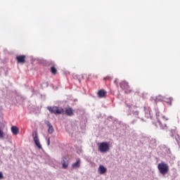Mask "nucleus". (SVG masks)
Segmentation results:
<instances>
[{
  "label": "nucleus",
  "instance_id": "obj_1",
  "mask_svg": "<svg viewBox=\"0 0 180 180\" xmlns=\"http://www.w3.org/2000/svg\"><path fill=\"white\" fill-rule=\"evenodd\" d=\"M125 105L127 108H128L126 112L127 116H129L132 119L131 124H135L139 119L141 120L142 122H144V119L140 116V112L137 110L135 106H132L131 104L127 103V101H125Z\"/></svg>",
  "mask_w": 180,
  "mask_h": 180
},
{
  "label": "nucleus",
  "instance_id": "obj_2",
  "mask_svg": "<svg viewBox=\"0 0 180 180\" xmlns=\"http://www.w3.org/2000/svg\"><path fill=\"white\" fill-rule=\"evenodd\" d=\"M154 110H155L156 119L158 120V123L160 129H162V130H164L165 129H168V127H167V124H165L164 125H162V122H161V121L160 120V119L162 118L163 120L167 121L168 120V118L165 117V116L164 115L160 116V110H158V108H155Z\"/></svg>",
  "mask_w": 180,
  "mask_h": 180
},
{
  "label": "nucleus",
  "instance_id": "obj_3",
  "mask_svg": "<svg viewBox=\"0 0 180 180\" xmlns=\"http://www.w3.org/2000/svg\"><path fill=\"white\" fill-rule=\"evenodd\" d=\"M158 169L162 175H167L169 171V166L165 162H162L158 165Z\"/></svg>",
  "mask_w": 180,
  "mask_h": 180
},
{
  "label": "nucleus",
  "instance_id": "obj_4",
  "mask_svg": "<svg viewBox=\"0 0 180 180\" xmlns=\"http://www.w3.org/2000/svg\"><path fill=\"white\" fill-rule=\"evenodd\" d=\"M48 110L50 113H53L54 115H63L64 109L63 108H59L57 106H48Z\"/></svg>",
  "mask_w": 180,
  "mask_h": 180
},
{
  "label": "nucleus",
  "instance_id": "obj_5",
  "mask_svg": "<svg viewBox=\"0 0 180 180\" xmlns=\"http://www.w3.org/2000/svg\"><path fill=\"white\" fill-rule=\"evenodd\" d=\"M110 149V145L108 142H101L98 146V150L100 153H108Z\"/></svg>",
  "mask_w": 180,
  "mask_h": 180
},
{
  "label": "nucleus",
  "instance_id": "obj_6",
  "mask_svg": "<svg viewBox=\"0 0 180 180\" xmlns=\"http://www.w3.org/2000/svg\"><path fill=\"white\" fill-rule=\"evenodd\" d=\"M120 86L121 89H123L125 94H130L131 90L130 89V86H129V83L126 81H122L120 83Z\"/></svg>",
  "mask_w": 180,
  "mask_h": 180
},
{
  "label": "nucleus",
  "instance_id": "obj_7",
  "mask_svg": "<svg viewBox=\"0 0 180 180\" xmlns=\"http://www.w3.org/2000/svg\"><path fill=\"white\" fill-rule=\"evenodd\" d=\"M32 137L34 143L37 146V147L39 148V150L41 149V144H40V141L39 140V137L37 136V131H32Z\"/></svg>",
  "mask_w": 180,
  "mask_h": 180
},
{
  "label": "nucleus",
  "instance_id": "obj_8",
  "mask_svg": "<svg viewBox=\"0 0 180 180\" xmlns=\"http://www.w3.org/2000/svg\"><path fill=\"white\" fill-rule=\"evenodd\" d=\"M143 109L145 112V117L147 119L153 120V116L151 115V109L150 108V107L144 106Z\"/></svg>",
  "mask_w": 180,
  "mask_h": 180
},
{
  "label": "nucleus",
  "instance_id": "obj_9",
  "mask_svg": "<svg viewBox=\"0 0 180 180\" xmlns=\"http://www.w3.org/2000/svg\"><path fill=\"white\" fill-rule=\"evenodd\" d=\"M65 112L67 116H74V110H72V108L71 107L66 108L64 110V113Z\"/></svg>",
  "mask_w": 180,
  "mask_h": 180
},
{
  "label": "nucleus",
  "instance_id": "obj_10",
  "mask_svg": "<svg viewBox=\"0 0 180 180\" xmlns=\"http://www.w3.org/2000/svg\"><path fill=\"white\" fill-rule=\"evenodd\" d=\"M16 60L18 63L24 64V63H26V56L21 55L16 57Z\"/></svg>",
  "mask_w": 180,
  "mask_h": 180
},
{
  "label": "nucleus",
  "instance_id": "obj_11",
  "mask_svg": "<svg viewBox=\"0 0 180 180\" xmlns=\"http://www.w3.org/2000/svg\"><path fill=\"white\" fill-rule=\"evenodd\" d=\"M46 126H48L49 129H48V133L49 134H53V133H54V128L53 127V125L51 124V123H50V122L49 121H46Z\"/></svg>",
  "mask_w": 180,
  "mask_h": 180
},
{
  "label": "nucleus",
  "instance_id": "obj_12",
  "mask_svg": "<svg viewBox=\"0 0 180 180\" xmlns=\"http://www.w3.org/2000/svg\"><path fill=\"white\" fill-rule=\"evenodd\" d=\"M61 162H62L63 168H65V169L68 168V160H67V158L63 156L62 158Z\"/></svg>",
  "mask_w": 180,
  "mask_h": 180
},
{
  "label": "nucleus",
  "instance_id": "obj_13",
  "mask_svg": "<svg viewBox=\"0 0 180 180\" xmlns=\"http://www.w3.org/2000/svg\"><path fill=\"white\" fill-rule=\"evenodd\" d=\"M98 171L99 174L103 175V174H106V171H108V169H106V167H105L103 165H100L98 169Z\"/></svg>",
  "mask_w": 180,
  "mask_h": 180
},
{
  "label": "nucleus",
  "instance_id": "obj_14",
  "mask_svg": "<svg viewBox=\"0 0 180 180\" xmlns=\"http://www.w3.org/2000/svg\"><path fill=\"white\" fill-rule=\"evenodd\" d=\"M106 94L107 93H106V91H105V90L101 89L98 91L97 95H98V98H105Z\"/></svg>",
  "mask_w": 180,
  "mask_h": 180
},
{
  "label": "nucleus",
  "instance_id": "obj_15",
  "mask_svg": "<svg viewBox=\"0 0 180 180\" xmlns=\"http://www.w3.org/2000/svg\"><path fill=\"white\" fill-rule=\"evenodd\" d=\"M80 165H81V160L77 159V161L72 165V168L75 169L77 168H79Z\"/></svg>",
  "mask_w": 180,
  "mask_h": 180
},
{
  "label": "nucleus",
  "instance_id": "obj_16",
  "mask_svg": "<svg viewBox=\"0 0 180 180\" xmlns=\"http://www.w3.org/2000/svg\"><path fill=\"white\" fill-rule=\"evenodd\" d=\"M164 99H165L164 96H162L161 95H159V96L155 97V99H154V102H155V103L157 104L158 102H162V101H164Z\"/></svg>",
  "mask_w": 180,
  "mask_h": 180
},
{
  "label": "nucleus",
  "instance_id": "obj_17",
  "mask_svg": "<svg viewBox=\"0 0 180 180\" xmlns=\"http://www.w3.org/2000/svg\"><path fill=\"white\" fill-rule=\"evenodd\" d=\"M114 123H116L117 124H119V126H120L122 127H123V129H127V125L122 122H120L119 120H117V119H115L114 120Z\"/></svg>",
  "mask_w": 180,
  "mask_h": 180
},
{
  "label": "nucleus",
  "instance_id": "obj_18",
  "mask_svg": "<svg viewBox=\"0 0 180 180\" xmlns=\"http://www.w3.org/2000/svg\"><path fill=\"white\" fill-rule=\"evenodd\" d=\"M11 131L14 136H16V134H19V128L16 126L11 127Z\"/></svg>",
  "mask_w": 180,
  "mask_h": 180
},
{
  "label": "nucleus",
  "instance_id": "obj_19",
  "mask_svg": "<svg viewBox=\"0 0 180 180\" xmlns=\"http://www.w3.org/2000/svg\"><path fill=\"white\" fill-rule=\"evenodd\" d=\"M173 100L174 98H172V97H169V98L165 97L163 102H165L166 103H167V105H169L171 106L172 105Z\"/></svg>",
  "mask_w": 180,
  "mask_h": 180
},
{
  "label": "nucleus",
  "instance_id": "obj_20",
  "mask_svg": "<svg viewBox=\"0 0 180 180\" xmlns=\"http://www.w3.org/2000/svg\"><path fill=\"white\" fill-rule=\"evenodd\" d=\"M150 146H152V147L154 148V147L157 146V140H155V139H152L150 140L149 141Z\"/></svg>",
  "mask_w": 180,
  "mask_h": 180
},
{
  "label": "nucleus",
  "instance_id": "obj_21",
  "mask_svg": "<svg viewBox=\"0 0 180 180\" xmlns=\"http://www.w3.org/2000/svg\"><path fill=\"white\" fill-rule=\"evenodd\" d=\"M51 72L52 74L56 75V74H57V69L54 66H52L51 68Z\"/></svg>",
  "mask_w": 180,
  "mask_h": 180
},
{
  "label": "nucleus",
  "instance_id": "obj_22",
  "mask_svg": "<svg viewBox=\"0 0 180 180\" xmlns=\"http://www.w3.org/2000/svg\"><path fill=\"white\" fill-rule=\"evenodd\" d=\"M175 139H176V141L179 146V147H180V136L179 134H176V136H175Z\"/></svg>",
  "mask_w": 180,
  "mask_h": 180
},
{
  "label": "nucleus",
  "instance_id": "obj_23",
  "mask_svg": "<svg viewBox=\"0 0 180 180\" xmlns=\"http://www.w3.org/2000/svg\"><path fill=\"white\" fill-rule=\"evenodd\" d=\"M176 130V127H174L172 130H171V136L172 137H174V134H176V131H175Z\"/></svg>",
  "mask_w": 180,
  "mask_h": 180
},
{
  "label": "nucleus",
  "instance_id": "obj_24",
  "mask_svg": "<svg viewBox=\"0 0 180 180\" xmlns=\"http://www.w3.org/2000/svg\"><path fill=\"white\" fill-rule=\"evenodd\" d=\"M166 151L168 157H171L172 155V154H171V150H169V148H166Z\"/></svg>",
  "mask_w": 180,
  "mask_h": 180
},
{
  "label": "nucleus",
  "instance_id": "obj_25",
  "mask_svg": "<svg viewBox=\"0 0 180 180\" xmlns=\"http://www.w3.org/2000/svg\"><path fill=\"white\" fill-rule=\"evenodd\" d=\"M0 139H4V131L0 128Z\"/></svg>",
  "mask_w": 180,
  "mask_h": 180
},
{
  "label": "nucleus",
  "instance_id": "obj_26",
  "mask_svg": "<svg viewBox=\"0 0 180 180\" xmlns=\"http://www.w3.org/2000/svg\"><path fill=\"white\" fill-rule=\"evenodd\" d=\"M0 179H4V173L2 172H0Z\"/></svg>",
  "mask_w": 180,
  "mask_h": 180
},
{
  "label": "nucleus",
  "instance_id": "obj_27",
  "mask_svg": "<svg viewBox=\"0 0 180 180\" xmlns=\"http://www.w3.org/2000/svg\"><path fill=\"white\" fill-rule=\"evenodd\" d=\"M47 146H50V138L47 139Z\"/></svg>",
  "mask_w": 180,
  "mask_h": 180
},
{
  "label": "nucleus",
  "instance_id": "obj_28",
  "mask_svg": "<svg viewBox=\"0 0 180 180\" xmlns=\"http://www.w3.org/2000/svg\"><path fill=\"white\" fill-rule=\"evenodd\" d=\"M114 84H116V85H117V79H115V80L114 81Z\"/></svg>",
  "mask_w": 180,
  "mask_h": 180
},
{
  "label": "nucleus",
  "instance_id": "obj_29",
  "mask_svg": "<svg viewBox=\"0 0 180 180\" xmlns=\"http://www.w3.org/2000/svg\"><path fill=\"white\" fill-rule=\"evenodd\" d=\"M46 86H49V82H46Z\"/></svg>",
  "mask_w": 180,
  "mask_h": 180
},
{
  "label": "nucleus",
  "instance_id": "obj_30",
  "mask_svg": "<svg viewBox=\"0 0 180 180\" xmlns=\"http://www.w3.org/2000/svg\"><path fill=\"white\" fill-rule=\"evenodd\" d=\"M178 165H179V167L180 168V160L178 162Z\"/></svg>",
  "mask_w": 180,
  "mask_h": 180
},
{
  "label": "nucleus",
  "instance_id": "obj_31",
  "mask_svg": "<svg viewBox=\"0 0 180 180\" xmlns=\"http://www.w3.org/2000/svg\"><path fill=\"white\" fill-rule=\"evenodd\" d=\"M172 160H175V157L172 156Z\"/></svg>",
  "mask_w": 180,
  "mask_h": 180
},
{
  "label": "nucleus",
  "instance_id": "obj_32",
  "mask_svg": "<svg viewBox=\"0 0 180 180\" xmlns=\"http://www.w3.org/2000/svg\"><path fill=\"white\" fill-rule=\"evenodd\" d=\"M153 124H155V126L157 127V124H155V123L153 122Z\"/></svg>",
  "mask_w": 180,
  "mask_h": 180
},
{
  "label": "nucleus",
  "instance_id": "obj_33",
  "mask_svg": "<svg viewBox=\"0 0 180 180\" xmlns=\"http://www.w3.org/2000/svg\"><path fill=\"white\" fill-rule=\"evenodd\" d=\"M79 110V108H78L77 110V112H78Z\"/></svg>",
  "mask_w": 180,
  "mask_h": 180
},
{
  "label": "nucleus",
  "instance_id": "obj_34",
  "mask_svg": "<svg viewBox=\"0 0 180 180\" xmlns=\"http://www.w3.org/2000/svg\"><path fill=\"white\" fill-rule=\"evenodd\" d=\"M116 127H117V129H119V127H117V125H116Z\"/></svg>",
  "mask_w": 180,
  "mask_h": 180
}]
</instances>
